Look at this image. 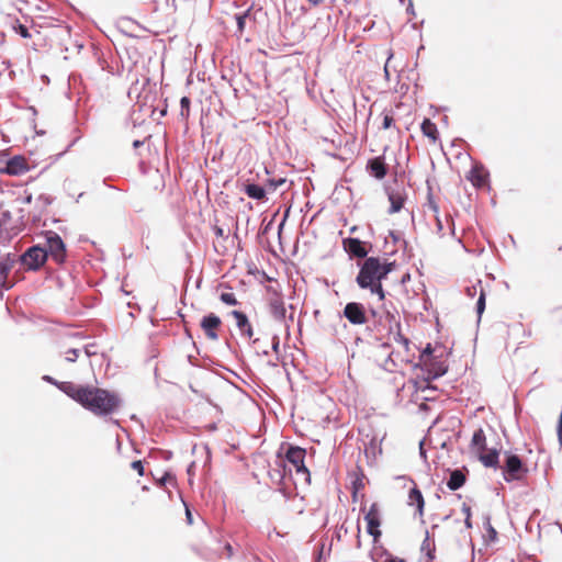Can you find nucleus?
Masks as SVG:
<instances>
[{
  "label": "nucleus",
  "mask_w": 562,
  "mask_h": 562,
  "mask_svg": "<svg viewBox=\"0 0 562 562\" xmlns=\"http://www.w3.org/2000/svg\"><path fill=\"white\" fill-rule=\"evenodd\" d=\"M200 326L204 333V336L207 339H210L212 341H215L218 339V330L221 329L222 321L217 315H215L213 313L205 315L201 319Z\"/></svg>",
  "instance_id": "nucleus-10"
},
{
  "label": "nucleus",
  "mask_w": 562,
  "mask_h": 562,
  "mask_svg": "<svg viewBox=\"0 0 562 562\" xmlns=\"http://www.w3.org/2000/svg\"><path fill=\"white\" fill-rule=\"evenodd\" d=\"M468 292H469L470 295L473 294V291H471V289H468Z\"/></svg>",
  "instance_id": "nucleus-51"
},
{
  "label": "nucleus",
  "mask_w": 562,
  "mask_h": 562,
  "mask_svg": "<svg viewBox=\"0 0 562 562\" xmlns=\"http://www.w3.org/2000/svg\"><path fill=\"white\" fill-rule=\"evenodd\" d=\"M486 532H487V537H488L490 541H495L497 539V531L491 524H488V526L486 528Z\"/></svg>",
  "instance_id": "nucleus-37"
},
{
  "label": "nucleus",
  "mask_w": 562,
  "mask_h": 562,
  "mask_svg": "<svg viewBox=\"0 0 562 562\" xmlns=\"http://www.w3.org/2000/svg\"><path fill=\"white\" fill-rule=\"evenodd\" d=\"M47 259V251L40 246H33L21 257L22 263L29 269L36 270L42 267Z\"/></svg>",
  "instance_id": "nucleus-8"
},
{
  "label": "nucleus",
  "mask_w": 562,
  "mask_h": 562,
  "mask_svg": "<svg viewBox=\"0 0 562 562\" xmlns=\"http://www.w3.org/2000/svg\"><path fill=\"white\" fill-rule=\"evenodd\" d=\"M345 248L353 256L358 258H366L368 251L363 246V243L358 238H347L344 240Z\"/></svg>",
  "instance_id": "nucleus-17"
},
{
  "label": "nucleus",
  "mask_w": 562,
  "mask_h": 562,
  "mask_svg": "<svg viewBox=\"0 0 562 562\" xmlns=\"http://www.w3.org/2000/svg\"><path fill=\"white\" fill-rule=\"evenodd\" d=\"M43 380L56 385L61 392L97 416L112 415L120 409L122 404L119 394L106 389L79 385L68 381L58 382L49 375H44Z\"/></svg>",
  "instance_id": "nucleus-1"
},
{
  "label": "nucleus",
  "mask_w": 562,
  "mask_h": 562,
  "mask_svg": "<svg viewBox=\"0 0 562 562\" xmlns=\"http://www.w3.org/2000/svg\"><path fill=\"white\" fill-rule=\"evenodd\" d=\"M385 562H404V560L397 559V558H390V559H386Z\"/></svg>",
  "instance_id": "nucleus-43"
},
{
  "label": "nucleus",
  "mask_w": 562,
  "mask_h": 562,
  "mask_svg": "<svg viewBox=\"0 0 562 562\" xmlns=\"http://www.w3.org/2000/svg\"><path fill=\"white\" fill-rule=\"evenodd\" d=\"M226 549L228 550L229 555H231V554H232V547H231V544H227V546H226Z\"/></svg>",
  "instance_id": "nucleus-48"
},
{
  "label": "nucleus",
  "mask_w": 562,
  "mask_h": 562,
  "mask_svg": "<svg viewBox=\"0 0 562 562\" xmlns=\"http://www.w3.org/2000/svg\"><path fill=\"white\" fill-rule=\"evenodd\" d=\"M220 300L226 304V305H231V306H235L238 304V301L236 299V295L233 293V292H223L221 293L220 295Z\"/></svg>",
  "instance_id": "nucleus-28"
},
{
  "label": "nucleus",
  "mask_w": 562,
  "mask_h": 562,
  "mask_svg": "<svg viewBox=\"0 0 562 562\" xmlns=\"http://www.w3.org/2000/svg\"><path fill=\"white\" fill-rule=\"evenodd\" d=\"M307 1L312 7H319L325 2V0H307Z\"/></svg>",
  "instance_id": "nucleus-42"
},
{
  "label": "nucleus",
  "mask_w": 562,
  "mask_h": 562,
  "mask_svg": "<svg viewBox=\"0 0 562 562\" xmlns=\"http://www.w3.org/2000/svg\"><path fill=\"white\" fill-rule=\"evenodd\" d=\"M471 445L477 453L486 450V437L482 428L474 431Z\"/></svg>",
  "instance_id": "nucleus-22"
},
{
  "label": "nucleus",
  "mask_w": 562,
  "mask_h": 562,
  "mask_svg": "<svg viewBox=\"0 0 562 562\" xmlns=\"http://www.w3.org/2000/svg\"><path fill=\"white\" fill-rule=\"evenodd\" d=\"M432 353V348L430 344L427 345V347L424 349V351L419 356V360L423 363V366L428 367V361L430 360L429 357Z\"/></svg>",
  "instance_id": "nucleus-33"
},
{
  "label": "nucleus",
  "mask_w": 562,
  "mask_h": 562,
  "mask_svg": "<svg viewBox=\"0 0 562 562\" xmlns=\"http://www.w3.org/2000/svg\"><path fill=\"white\" fill-rule=\"evenodd\" d=\"M246 194L255 200H262L266 196V191L262 187L254 183H248L245 186Z\"/></svg>",
  "instance_id": "nucleus-24"
},
{
  "label": "nucleus",
  "mask_w": 562,
  "mask_h": 562,
  "mask_svg": "<svg viewBox=\"0 0 562 562\" xmlns=\"http://www.w3.org/2000/svg\"><path fill=\"white\" fill-rule=\"evenodd\" d=\"M382 130L395 128V119L392 112L383 113Z\"/></svg>",
  "instance_id": "nucleus-27"
},
{
  "label": "nucleus",
  "mask_w": 562,
  "mask_h": 562,
  "mask_svg": "<svg viewBox=\"0 0 562 562\" xmlns=\"http://www.w3.org/2000/svg\"><path fill=\"white\" fill-rule=\"evenodd\" d=\"M30 170V165L23 156H14L10 158L3 171L10 176H21Z\"/></svg>",
  "instance_id": "nucleus-11"
},
{
  "label": "nucleus",
  "mask_w": 562,
  "mask_h": 562,
  "mask_svg": "<svg viewBox=\"0 0 562 562\" xmlns=\"http://www.w3.org/2000/svg\"><path fill=\"white\" fill-rule=\"evenodd\" d=\"M216 233H217L218 235H222V234H223L222 228H217V229H216Z\"/></svg>",
  "instance_id": "nucleus-49"
},
{
  "label": "nucleus",
  "mask_w": 562,
  "mask_h": 562,
  "mask_svg": "<svg viewBox=\"0 0 562 562\" xmlns=\"http://www.w3.org/2000/svg\"><path fill=\"white\" fill-rule=\"evenodd\" d=\"M190 104L191 100L188 97H182L180 100V115L188 120L190 116Z\"/></svg>",
  "instance_id": "nucleus-26"
},
{
  "label": "nucleus",
  "mask_w": 562,
  "mask_h": 562,
  "mask_svg": "<svg viewBox=\"0 0 562 562\" xmlns=\"http://www.w3.org/2000/svg\"><path fill=\"white\" fill-rule=\"evenodd\" d=\"M479 459L486 468H498V451L496 449L479 452Z\"/></svg>",
  "instance_id": "nucleus-18"
},
{
  "label": "nucleus",
  "mask_w": 562,
  "mask_h": 562,
  "mask_svg": "<svg viewBox=\"0 0 562 562\" xmlns=\"http://www.w3.org/2000/svg\"><path fill=\"white\" fill-rule=\"evenodd\" d=\"M408 505L415 506V514L422 518L424 516L425 509V499L422 494V491L417 487L416 484L408 492Z\"/></svg>",
  "instance_id": "nucleus-14"
},
{
  "label": "nucleus",
  "mask_w": 562,
  "mask_h": 562,
  "mask_svg": "<svg viewBox=\"0 0 562 562\" xmlns=\"http://www.w3.org/2000/svg\"><path fill=\"white\" fill-rule=\"evenodd\" d=\"M367 522V532L373 537L374 542H378L381 537L380 526L382 524L381 507L378 503H372L364 514Z\"/></svg>",
  "instance_id": "nucleus-5"
},
{
  "label": "nucleus",
  "mask_w": 562,
  "mask_h": 562,
  "mask_svg": "<svg viewBox=\"0 0 562 562\" xmlns=\"http://www.w3.org/2000/svg\"><path fill=\"white\" fill-rule=\"evenodd\" d=\"M299 0H289L285 4V11L288 14H296L299 16L304 15L306 13V9L303 5L296 8V3Z\"/></svg>",
  "instance_id": "nucleus-25"
},
{
  "label": "nucleus",
  "mask_w": 562,
  "mask_h": 562,
  "mask_svg": "<svg viewBox=\"0 0 562 562\" xmlns=\"http://www.w3.org/2000/svg\"><path fill=\"white\" fill-rule=\"evenodd\" d=\"M187 517L190 518L191 517V513L189 509H187Z\"/></svg>",
  "instance_id": "nucleus-50"
},
{
  "label": "nucleus",
  "mask_w": 562,
  "mask_h": 562,
  "mask_svg": "<svg viewBox=\"0 0 562 562\" xmlns=\"http://www.w3.org/2000/svg\"><path fill=\"white\" fill-rule=\"evenodd\" d=\"M462 514L464 515V527L467 530L472 528V514H471V507L463 503L462 505Z\"/></svg>",
  "instance_id": "nucleus-29"
},
{
  "label": "nucleus",
  "mask_w": 562,
  "mask_h": 562,
  "mask_svg": "<svg viewBox=\"0 0 562 562\" xmlns=\"http://www.w3.org/2000/svg\"><path fill=\"white\" fill-rule=\"evenodd\" d=\"M367 168L376 179H383L387 173V168L383 157H375L369 160Z\"/></svg>",
  "instance_id": "nucleus-16"
},
{
  "label": "nucleus",
  "mask_w": 562,
  "mask_h": 562,
  "mask_svg": "<svg viewBox=\"0 0 562 562\" xmlns=\"http://www.w3.org/2000/svg\"><path fill=\"white\" fill-rule=\"evenodd\" d=\"M426 368L428 371L427 380L439 378L443 375L448 370V367L445 363H434L430 360L428 361V367Z\"/></svg>",
  "instance_id": "nucleus-23"
},
{
  "label": "nucleus",
  "mask_w": 562,
  "mask_h": 562,
  "mask_svg": "<svg viewBox=\"0 0 562 562\" xmlns=\"http://www.w3.org/2000/svg\"><path fill=\"white\" fill-rule=\"evenodd\" d=\"M422 132L423 134L429 138L431 143H436L439 138V132L437 125L431 122L430 119H425L422 123Z\"/></svg>",
  "instance_id": "nucleus-19"
},
{
  "label": "nucleus",
  "mask_w": 562,
  "mask_h": 562,
  "mask_svg": "<svg viewBox=\"0 0 562 562\" xmlns=\"http://www.w3.org/2000/svg\"><path fill=\"white\" fill-rule=\"evenodd\" d=\"M367 289H369L372 294H376L380 301L385 299V292L383 290L382 282L374 283Z\"/></svg>",
  "instance_id": "nucleus-31"
},
{
  "label": "nucleus",
  "mask_w": 562,
  "mask_h": 562,
  "mask_svg": "<svg viewBox=\"0 0 562 562\" xmlns=\"http://www.w3.org/2000/svg\"><path fill=\"white\" fill-rule=\"evenodd\" d=\"M173 481V476L169 473H165V475L158 481V484L160 486L167 484V483H170Z\"/></svg>",
  "instance_id": "nucleus-39"
},
{
  "label": "nucleus",
  "mask_w": 562,
  "mask_h": 562,
  "mask_svg": "<svg viewBox=\"0 0 562 562\" xmlns=\"http://www.w3.org/2000/svg\"><path fill=\"white\" fill-rule=\"evenodd\" d=\"M12 29L14 30V32H16L19 35H21L23 38L31 37L29 29L24 24L20 23L19 21H15L13 23Z\"/></svg>",
  "instance_id": "nucleus-30"
},
{
  "label": "nucleus",
  "mask_w": 562,
  "mask_h": 562,
  "mask_svg": "<svg viewBox=\"0 0 562 562\" xmlns=\"http://www.w3.org/2000/svg\"><path fill=\"white\" fill-rule=\"evenodd\" d=\"M47 257L50 256L57 263H63L66 258V246L60 236L54 232L46 234V248Z\"/></svg>",
  "instance_id": "nucleus-6"
},
{
  "label": "nucleus",
  "mask_w": 562,
  "mask_h": 562,
  "mask_svg": "<svg viewBox=\"0 0 562 562\" xmlns=\"http://www.w3.org/2000/svg\"><path fill=\"white\" fill-rule=\"evenodd\" d=\"M476 188H483L488 182V172L482 165H474L467 177Z\"/></svg>",
  "instance_id": "nucleus-13"
},
{
  "label": "nucleus",
  "mask_w": 562,
  "mask_h": 562,
  "mask_svg": "<svg viewBox=\"0 0 562 562\" xmlns=\"http://www.w3.org/2000/svg\"><path fill=\"white\" fill-rule=\"evenodd\" d=\"M285 182V179L280 178L278 180H271L270 186L276 190L278 187L282 186Z\"/></svg>",
  "instance_id": "nucleus-40"
},
{
  "label": "nucleus",
  "mask_w": 562,
  "mask_h": 562,
  "mask_svg": "<svg viewBox=\"0 0 562 562\" xmlns=\"http://www.w3.org/2000/svg\"><path fill=\"white\" fill-rule=\"evenodd\" d=\"M528 472L517 454L508 453L503 467V476L506 482L521 480Z\"/></svg>",
  "instance_id": "nucleus-4"
},
{
  "label": "nucleus",
  "mask_w": 562,
  "mask_h": 562,
  "mask_svg": "<svg viewBox=\"0 0 562 562\" xmlns=\"http://www.w3.org/2000/svg\"><path fill=\"white\" fill-rule=\"evenodd\" d=\"M305 449L300 447H290L285 453L286 460L293 464L297 474H302L306 482H310V471L304 464Z\"/></svg>",
  "instance_id": "nucleus-7"
},
{
  "label": "nucleus",
  "mask_w": 562,
  "mask_h": 562,
  "mask_svg": "<svg viewBox=\"0 0 562 562\" xmlns=\"http://www.w3.org/2000/svg\"><path fill=\"white\" fill-rule=\"evenodd\" d=\"M249 18V10L245 13L236 16L237 29L239 33H243L246 26V20Z\"/></svg>",
  "instance_id": "nucleus-32"
},
{
  "label": "nucleus",
  "mask_w": 562,
  "mask_h": 562,
  "mask_svg": "<svg viewBox=\"0 0 562 562\" xmlns=\"http://www.w3.org/2000/svg\"><path fill=\"white\" fill-rule=\"evenodd\" d=\"M344 316L352 325H364L368 322L363 304L357 302L347 303L344 308Z\"/></svg>",
  "instance_id": "nucleus-9"
},
{
  "label": "nucleus",
  "mask_w": 562,
  "mask_h": 562,
  "mask_svg": "<svg viewBox=\"0 0 562 562\" xmlns=\"http://www.w3.org/2000/svg\"><path fill=\"white\" fill-rule=\"evenodd\" d=\"M427 558H428V559H427V561H432V560H434V558H435V557H434V553H432L431 551H428V553H427Z\"/></svg>",
  "instance_id": "nucleus-45"
},
{
  "label": "nucleus",
  "mask_w": 562,
  "mask_h": 562,
  "mask_svg": "<svg viewBox=\"0 0 562 562\" xmlns=\"http://www.w3.org/2000/svg\"><path fill=\"white\" fill-rule=\"evenodd\" d=\"M395 266V261L389 262L385 260L382 262L376 257H368L359 270L356 282L361 289H367L374 283L382 282L394 270Z\"/></svg>",
  "instance_id": "nucleus-3"
},
{
  "label": "nucleus",
  "mask_w": 562,
  "mask_h": 562,
  "mask_svg": "<svg viewBox=\"0 0 562 562\" xmlns=\"http://www.w3.org/2000/svg\"><path fill=\"white\" fill-rule=\"evenodd\" d=\"M231 314L235 318L236 326L240 334L247 338H251L254 336V330L247 315L239 311H233Z\"/></svg>",
  "instance_id": "nucleus-15"
},
{
  "label": "nucleus",
  "mask_w": 562,
  "mask_h": 562,
  "mask_svg": "<svg viewBox=\"0 0 562 562\" xmlns=\"http://www.w3.org/2000/svg\"><path fill=\"white\" fill-rule=\"evenodd\" d=\"M390 323L387 341L383 344V348L391 347L386 359L382 363L384 370L389 372H402L408 366L414 364L415 347L412 346L409 339L401 331V323L390 312L385 314Z\"/></svg>",
  "instance_id": "nucleus-2"
},
{
  "label": "nucleus",
  "mask_w": 562,
  "mask_h": 562,
  "mask_svg": "<svg viewBox=\"0 0 562 562\" xmlns=\"http://www.w3.org/2000/svg\"><path fill=\"white\" fill-rule=\"evenodd\" d=\"M142 145H143V142H140V140H134V142H133V147H134V148H137V147H139V146H142Z\"/></svg>",
  "instance_id": "nucleus-44"
},
{
  "label": "nucleus",
  "mask_w": 562,
  "mask_h": 562,
  "mask_svg": "<svg viewBox=\"0 0 562 562\" xmlns=\"http://www.w3.org/2000/svg\"><path fill=\"white\" fill-rule=\"evenodd\" d=\"M78 357H79L78 349H69L68 351H66V360L69 362H75Z\"/></svg>",
  "instance_id": "nucleus-35"
},
{
  "label": "nucleus",
  "mask_w": 562,
  "mask_h": 562,
  "mask_svg": "<svg viewBox=\"0 0 562 562\" xmlns=\"http://www.w3.org/2000/svg\"><path fill=\"white\" fill-rule=\"evenodd\" d=\"M464 483H465V475L463 474V472L460 471V470H454L450 474V477H449V480L447 482V486L451 491H457L461 486H463Z\"/></svg>",
  "instance_id": "nucleus-21"
},
{
  "label": "nucleus",
  "mask_w": 562,
  "mask_h": 562,
  "mask_svg": "<svg viewBox=\"0 0 562 562\" xmlns=\"http://www.w3.org/2000/svg\"><path fill=\"white\" fill-rule=\"evenodd\" d=\"M405 195L398 191H392L389 193V201L391 203L390 213H397L402 210L405 203Z\"/></svg>",
  "instance_id": "nucleus-20"
},
{
  "label": "nucleus",
  "mask_w": 562,
  "mask_h": 562,
  "mask_svg": "<svg viewBox=\"0 0 562 562\" xmlns=\"http://www.w3.org/2000/svg\"><path fill=\"white\" fill-rule=\"evenodd\" d=\"M278 348H279V341L277 340V341L273 344V349H274V351H277V350H278Z\"/></svg>",
  "instance_id": "nucleus-47"
},
{
  "label": "nucleus",
  "mask_w": 562,
  "mask_h": 562,
  "mask_svg": "<svg viewBox=\"0 0 562 562\" xmlns=\"http://www.w3.org/2000/svg\"><path fill=\"white\" fill-rule=\"evenodd\" d=\"M360 487H363L362 480H357V481H355V482H353V488H355V491H353V497L356 496V492H357V490H358V488H360Z\"/></svg>",
  "instance_id": "nucleus-41"
},
{
  "label": "nucleus",
  "mask_w": 562,
  "mask_h": 562,
  "mask_svg": "<svg viewBox=\"0 0 562 562\" xmlns=\"http://www.w3.org/2000/svg\"><path fill=\"white\" fill-rule=\"evenodd\" d=\"M409 278H411L409 274L406 273L405 276H403L402 282H406L407 280H409Z\"/></svg>",
  "instance_id": "nucleus-46"
},
{
  "label": "nucleus",
  "mask_w": 562,
  "mask_h": 562,
  "mask_svg": "<svg viewBox=\"0 0 562 562\" xmlns=\"http://www.w3.org/2000/svg\"><path fill=\"white\" fill-rule=\"evenodd\" d=\"M269 308H270L272 316L277 321L282 322L285 319L286 308H285L283 299L279 293L273 292L272 295L270 296Z\"/></svg>",
  "instance_id": "nucleus-12"
},
{
  "label": "nucleus",
  "mask_w": 562,
  "mask_h": 562,
  "mask_svg": "<svg viewBox=\"0 0 562 562\" xmlns=\"http://www.w3.org/2000/svg\"><path fill=\"white\" fill-rule=\"evenodd\" d=\"M484 308H485V292L481 288L480 296H479V300H477V303H476L477 314L481 315L484 312Z\"/></svg>",
  "instance_id": "nucleus-34"
},
{
  "label": "nucleus",
  "mask_w": 562,
  "mask_h": 562,
  "mask_svg": "<svg viewBox=\"0 0 562 562\" xmlns=\"http://www.w3.org/2000/svg\"><path fill=\"white\" fill-rule=\"evenodd\" d=\"M131 468L133 470H135L138 473V475H140V476L144 475V465H143V462L140 460L133 461L131 463Z\"/></svg>",
  "instance_id": "nucleus-36"
},
{
  "label": "nucleus",
  "mask_w": 562,
  "mask_h": 562,
  "mask_svg": "<svg viewBox=\"0 0 562 562\" xmlns=\"http://www.w3.org/2000/svg\"><path fill=\"white\" fill-rule=\"evenodd\" d=\"M430 207L436 213V221H437V226H438L437 231H438V233H442L443 227H442L441 221L438 217V206L436 204L431 203Z\"/></svg>",
  "instance_id": "nucleus-38"
}]
</instances>
